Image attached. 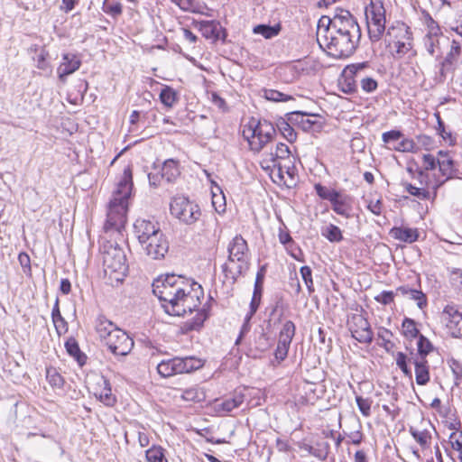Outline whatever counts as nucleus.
Wrapping results in <instances>:
<instances>
[{"instance_id": "37998d69", "label": "nucleus", "mask_w": 462, "mask_h": 462, "mask_svg": "<svg viewBox=\"0 0 462 462\" xmlns=\"http://www.w3.org/2000/svg\"><path fill=\"white\" fill-rule=\"evenodd\" d=\"M161 102L167 107H172L177 100V95L173 88L164 87L160 93Z\"/></svg>"}, {"instance_id": "9b49d317", "label": "nucleus", "mask_w": 462, "mask_h": 462, "mask_svg": "<svg viewBox=\"0 0 462 462\" xmlns=\"http://www.w3.org/2000/svg\"><path fill=\"white\" fill-rule=\"evenodd\" d=\"M106 346L115 356H125L134 347V340L130 336L119 328L105 341Z\"/></svg>"}, {"instance_id": "774afa93", "label": "nucleus", "mask_w": 462, "mask_h": 462, "mask_svg": "<svg viewBox=\"0 0 462 462\" xmlns=\"http://www.w3.org/2000/svg\"><path fill=\"white\" fill-rule=\"evenodd\" d=\"M173 4L178 5L182 11L185 12H194L195 11V2L193 0H171Z\"/></svg>"}, {"instance_id": "72a5a7b5", "label": "nucleus", "mask_w": 462, "mask_h": 462, "mask_svg": "<svg viewBox=\"0 0 462 462\" xmlns=\"http://www.w3.org/2000/svg\"><path fill=\"white\" fill-rule=\"evenodd\" d=\"M393 337V332L383 327H380L377 331V338L381 340V343H378L380 346H382L386 352H391L394 347V343L392 341V337Z\"/></svg>"}, {"instance_id": "c9c22d12", "label": "nucleus", "mask_w": 462, "mask_h": 462, "mask_svg": "<svg viewBox=\"0 0 462 462\" xmlns=\"http://www.w3.org/2000/svg\"><path fill=\"white\" fill-rule=\"evenodd\" d=\"M402 335L407 339H413L419 337L420 335L419 329L417 328L415 320L411 318H404L402 323Z\"/></svg>"}, {"instance_id": "423d86ee", "label": "nucleus", "mask_w": 462, "mask_h": 462, "mask_svg": "<svg viewBox=\"0 0 462 462\" xmlns=\"http://www.w3.org/2000/svg\"><path fill=\"white\" fill-rule=\"evenodd\" d=\"M203 360L195 356L173 357L162 360L157 365L158 374L162 377H170L179 374H189L203 367Z\"/></svg>"}, {"instance_id": "8fccbe9b", "label": "nucleus", "mask_w": 462, "mask_h": 462, "mask_svg": "<svg viewBox=\"0 0 462 462\" xmlns=\"http://www.w3.org/2000/svg\"><path fill=\"white\" fill-rule=\"evenodd\" d=\"M395 361L397 366L402 370V372L410 378L411 377V370L408 367L407 365V356L402 352H397L395 355Z\"/></svg>"}, {"instance_id": "de8ad7c7", "label": "nucleus", "mask_w": 462, "mask_h": 462, "mask_svg": "<svg viewBox=\"0 0 462 462\" xmlns=\"http://www.w3.org/2000/svg\"><path fill=\"white\" fill-rule=\"evenodd\" d=\"M263 97L267 100L273 102H286L292 99L291 96L284 94L275 89H264Z\"/></svg>"}, {"instance_id": "a211bd4d", "label": "nucleus", "mask_w": 462, "mask_h": 462, "mask_svg": "<svg viewBox=\"0 0 462 462\" xmlns=\"http://www.w3.org/2000/svg\"><path fill=\"white\" fill-rule=\"evenodd\" d=\"M352 202V197L341 191H338L330 201L333 211L346 218H350L353 216Z\"/></svg>"}, {"instance_id": "9d476101", "label": "nucleus", "mask_w": 462, "mask_h": 462, "mask_svg": "<svg viewBox=\"0 0 462 462\" xmlns=\"http://www.w3.org/2000/svg\"><path fill=\"white\" fill-rule=\"evenodd\" d=\"M370 69L369 62H357L347 65L346 72L348 75L356 77L361 89L367 94L374 93L378 88V82L375 79L366 75L365 70Z\"/></svg>"}, {"instance_id": "f704fd0d", "label": "nucleus", "mask_w": 462, "mask_h": 462, "mask_svg": "<svg viewBox=\"0 0 462 462\" xmlns=\"http://www.w3.org/2000/svg\"><path fill=\"white\" fill-rule=\"evenodd\" d=\"M281 29L279 23L273 26L269 24H258L254 28L253 32L254 33L263 35L265 39H272L280 33Z\"/></svg>"}, {"instance_id": "5701e85b", "label": "nucleus", "mask_w": 462, "mask_h": 462, "mask_svg": "<svg viewBox=\"0 0 462 462\" xmlns=\"http://www.w3.org/2000/svg\"><path fill=\"white\" fill-rule=\"evenodd\" d=\"M162 176L168 183H173L180 175V163L177 160L168 159L163 162L162 167Z\"/></svg>"}, {"instance_id": "39448f33", "label": "nucleus", "mask_w": 462, "mask_h": 462, "mask_svg": "<svg viewBox=\"0 0 462 462\" xmlns=\"http://www.w3.org/2000/svg\"><path fill=\"white\" fill-rule=\"evenodd\" d=\"M276 134L273 125L267 120L256 122L252 119L243 128V137L248 142L250 149L260 152L265 144L270 143Z\"/></svg>"}, {"instance_id": "2f4dec72", "label": "nucleus", "mask_w": 462, "mask_h": 462, "mask_svg": "<svg viewBox=\"0 0 462 462\" xmlns=\"http://www.w3.org/2000/svg\"><path fill=\"white\" fill-rule=\"evenodd\" d=\"M46 380L52 389H62L65 383V380L60 373L55 367L46 368Z\"/></svg>"}, {"instance_id": "c756f323", "label": "nucleus", "mask_w": 462, "mask_h": 462, "mask_svg": "<svg viewBox=\"0 0 462 462\" xmlns=\"http://www.w3.org/2000/svg\"><path fill=\"white\" fill-rule=\"evenodd\" d=\"M65 348H66L68 354L70 356H72L80 366L85 365L86 360H87V356L83 352H81L79 346L74 337H69L65 342Z\"/></svg>"}, {"instance_id": "f03ea898", "label": "nucleus", "mask_w": 462, "mask_h": 462, "mask_svg": "<svg viewBox=\"0 0 462 462\" xmlns=\"http://www.w3.org/2000/svg\"><path fill=\"white\" fill-rule=\"evenodd\" d=\"M152 292L159 299L164 311L171 316H184L196 310L201 286L187 278L174 273L159 277L152 282Z\"/></svg>"}, {"instance_id": "58836bf2", "label": "nucleus", "mask_w": 462, "mask_h": 462, "mask_svg": "<svg viewBox=\"0 0 462 462\" xmlns=\"http://www.w3.org/2000/svg\"><path fill=\"white\" fill-rule=\"evenodd\" d=\"M403 38L404 40H398L394 42L395 55L398 58L404 56L412 48V43L410 37L408 36L407 31L404 32Z\"/></svg>"}, {"instance_id": "a19ab883", "label": "nucleus", "mask_w": 462, "mask_h": 462, "mask_svg": "<svg viewBox=\"0 0 462 462\" xmlns=\"http://www.w3.org/2000/svg\"><path fill=\"white\" fill-rule=\"evenodd\" d=\"M435 116L437 118L438 126L436 127V130L438 134L443 138L444 141H446L448 144L453 145L456 143V137L453 136L452 133L450 131H447L445 128V124L442 121L440 116L439 113L435 114Z\"/></svg>"}, {"instance_id": "49530a36", "label": "nucleus", "mask_w": 462, "mask_h": 462, "mask_svg": "<svg viewBox=\"0 0 462 462\" xmlns=\"http://www.w3.org/2000/svg\"><path fill=\"white\" fill-rule=\"evenodd\" d=\"M439 35H426L424 37V46L426 51L431 56L439 52Z\"/></svg>"}, {"instance_id": "79ce46f5", "label": "nucleus", "mask_w": 462, "mask_h": 462, "mask_svg": "<svg viewBox=\"0 0 462 462\" xmlns=\"http://www.w3.org/2000/svg\"><path fill=\"white\" fill-rule=\"evenodd\" d=\"M145 457L148 462H168L161 447L152 446L146 450Z\"/></svg>"}, {"instance_id": "a18cd8bd", "label": "nucleus", "mask_w": 462, "mask_h": 462, "mask_svg": "<svg viewBox=\"0 0 462 462\" xmlns=\"http://www.w3.org/2000/svg\"><path fill=\"white\" fill-rule=\"evenodd\" d=\"M410 433L421 448H425L429 446L431 435L428 430H418L411 428Z\"/></svg>"}, {"instance_id": "680f3d73", "label": "nucleus", "mask_w": 462, "mask_h": 462, "mask_svg": "<svg viewBox=\"0 0 462 462\" xmlns=\"http://www.w3.org/2000/svg\"><path fill=\"white\" fill-rule=\"evenodd\" d=\"M105 13L111 14L112 16H118L122 14V5L119 2H113L104 4Z\"/></svg>"}, {"instance_id": "473e14b6", "label": "nucleus", "mask_w": 462, "mask_h": 462, "mask_svg": "<svg viewBox=\"0 0 462 462\" xmlns=\"http://www.w3.org/2000/svg\"><path fill=\"white\" fill-rule=\"evenodd\" d=\"M208 310L202 308L194 318L185 323L186 329L189 331L199 330L208 318Z\"/></svg>"}, {"instance_id": "ddd939ff", "label": "nucleus", "mask_w": 462, "mask_h": 462, "mask_svg": "<svg viewBox=\"0 0 462 462\" xmlns=\"http://www.w3.org/2000/svg\"><path fill=\"white\" fill-rule=\"evenodd\" d=\"M134 232L141 247L150 241L155 233H162L160 224L153 220L138 218L134 224Z\"/></svg>"}, {"instance_id": "6ab92c4d", "label": "nucleus", "mask_w": 462, "mask_h": 462, "mask_svg": "<svg viewBox=\"0 0 462 462\" xmlns=\"http://www.w3.org/2000/svg\"><path fill=\"white\" fill-rule=\"evenodd\" d=\"M461 54V44L457 40L451 42L450 51L441 62L440 74L445 76L448 72H455L457 69L458 58Z\"/></svg>"}, {"instance_id": "052dcab7", "label": "nucleus", "mask_w": 462, "mask_h": 462, "mask_svg": "<svg viewBox=\"0 0 462 462\" xmlns=\"http://www.w3.org/2000/svg\"><path fill=\"white\" fill-rule=\"evenodd\" d=\"M448 365L451 369L455 378L457 380L462 381V363L455 358H450L448 360Z\"/></svg>"}, {"instance_id": "cd10ccee", "label": "nucleus", "mask_w": 462, "mask_h": 462, "mask_svg": "<svg viewBox=\"0 0 462 462\" xmlns=\"http://www.w3.org/2000/svg\"><path fill=\"white\" fill-rule=\"evenodd\" d=\"M415 366V378L419 385H425L430 382V370L428 361L422 358H413Z\"/></svg>"}, {"instance_id": "4d7b16f0", "label": "nucleus", "mask_w": 462, "mask_h": 462, "mask_svg": "<svg viewBox=\"0 0 462 462\" xmlns=\"http://www.w3.org/2000/svg\"><path fill=\"white\" fill-rule=\"evenodd\" d=\"M425 23L429 29V32L427 35H439L440 28L438 23L427 13L424 15Z\"/></svg>"}, {"instance_id": "09e8293b", "label": "nucleus", "mask_w": 462, "mask_h": 462, "mask_svg": "<svg viewBox=\"0 0 462 462\" xmlns=\"http://www.w3.org/2000/svg\"><path fill=\"white\" fill-rule=\"evenodd\" d=\"M314 189L317 195L320 199L328 200L329 202L333 200V198L336 196L337 193H338V190L328 189L327 187L321 185L320 183L315 184Z\"/></svg>"}, {"instance_id": "6e6d98bb", "label": "nucleus", "mask_w": 462, "mask_h": 462, "mask_svg": "<svg viewBox=\"0 0 462 462\" xmlns=\"http://www.w3.org/2000/svg\"><path fill=\"white\" fill-rule=\"evenodd\" d=\"M406 190L412 196L420 199H428L430 198V191L424 189L417 188L411 184L406 185Z\"/></svg>"}, {"instance_id": "603ef678", "label": "nucleus", "mask_w": 462, "mask_h": 462, "mask_svg": "<svg viewBox=\"0 0 462 462\" xmlns=\"http://www.w3.org/2000/svg\"><path fill=\"white\" fill-rule=\"evenodd\" d=\"M356 402L360 412L365 416L368 417L371 414V404L372 401L370 399H365L362 396H356Z\"/></svg>"}, {"instance_id": "aec40b11", "label": "nucleus", "mask_w": 462, "mask_h": 462, "mask_svg": "<svg viewBox=\"0 0 462 462\" xmlns=\"http://www.w3.org/2000/svg\"><path fill=\"white\" fill-rule=\"evenodd\" d=\"M319 116L295 111L289 113V120L291 123L299 125L303 131H310L316 126L320 127V123L318 120Z\"/></svg>"}, {"instance_id": "3c124183", "label": "nucleus", "mask_w": 462, "mask_h": 462, "mask_svg": "<svg viewBox=\"0 0 462 462\" xmlns=\"http://www.w3.org/2000/svg\"><path fill=\"white\" fill-rule=\"evenodd\" d=\"M300 273L301 277L308 288L310 293L314 291L313 280H312V271L310 267L305 265L300 267Z\"/></svg>"}, {"instance_id": "7c9ffc66", "label": "nucleus", "mask_w": 462, "mask_h": 462, "mask_svg": "<svg viewBox=\"0 0 462 462\" xmlns=\"http://www.w3.org/2000/svg\"><path fill=\"white\" fill-rule=\"evenodd\" d=\"M51 319L59 335L68 331V323L60 314L58 298L55 300V304L51 311Z\"/></svg>"}, {"instance_id": "412c9836", "label": "nucleus", "mask_w": 462, "mask_h": 462, "mask_svg": "<svg viewBox=\"0 0 462 462\" xmlns=\"http://www.w3.org/2000/svg\"><path fill=\"white\" fill-rule=\"evenodd\" d=\"M396 295L414 300L420 310L425 309L428 305L426 294L421 290L411 288L409 285H402L396 288Z\"/></svg>"}, {"instance_id": "1a4fd4ad", "label": "nucleus", "mask_w": 462, "mask_h": 462, "mask_svg": "<svg viewBox=\"0 0 462 462\" xmlns=\"http://www.w3.org/2000/svg\"><path fill=\"white\" fill-rule=\"evenodd\" d=\"M441 324L446 328L448 334L453 337H459L462 332V306L448 304L439 316Z\"/></svg>"}, {"instance_id": "393cba45", "label": "nucleus", "mask_w": 462, "mask_h": 462, "mask_svg": "<svg viewBox=\"0 0 462 462\" xmlns=\"http://www.w3.org/2000/svg\"><path fill=\"white\" fill-rule=\"evenodd\" d=\"M264 272H265V267L262 266L261 269L256 273L253 297H252V300L250 302V309L253 310V312H256L259 308V305H260L262 292H263Z\"/></svg>"}, {"instance_id": "2eb2a0df", "label": "nucleus", "mask_w": 462, "mask_h": 462, "mask_svg": "<svg viewBox=\"0 0 462 462\" xmlns=\"http://www.w3.org/2000/svg\"><path fill=\"white\" fill-rule=\"evenodd\" d=\"M81 66L80 59L73 53H65L62 55V61L57 69L59 79L66 82L67 77L77 71Z\"/></svg>"}, {"instance_id": "e433bc0d", "label": "nucleus", "mask_w": 462, "mask_h": 462, "mask_svg": "<svg viewBox=\"0 0 462 462\" xmlns=\"http://www.w3.org/2000/svg\"><path fill=\"white\" fill-rule=\"evenodd\" d=\"M418 354L414 358L426 359L428 354L433 350V345L431 342L423 335H420L417 342Z\"/></svg>"}, {"instance_id": "c85d7f7f", "label": "nucleus", "mask_w": 462, "mask_h": 462, "mask_svg": "<svg viewBox=\"0 0 462 462\" xmlns=\"http://www.w3.org/2000/svg\"><path fill=\"white\" fill-rule=\"evenodd\" d=\"M287 118L280 117L276 121V127L282 136L290 143H293L297 139V134L289 120V114L286 115Z\"/></svg>"}, {"instance_id": "c03bdc74", "label": "nucleus", "mask_w": 462, "mask_h": 462, "mask_svg": "<svg viewBox=\"0 0 462 462\" xmlns=\"http://www.w3.org/2000/svg\"><path fill=\"white\" fill-rule=\"evenodd\" d=\"M104 388L98 394L99 400L107 406H112L116 402V398L112 394V391L108 381L103 379Z\"/></svg>"}, {"instance_id": "a878e982", "label": "nucleus", "mask_w": 462, "mask_h": 462, "mask_svg": "<svg viewBox=\"0 0 462 462\" xmlns=\"http://www.w3.org/2000/svg\"><path fill=\"white\" fill-rule=\"evenodd\" d=\"M391 236L402 242L413 243L419 238V232L417 228L411 227H393L390 231Z\"/></svg>"}, {"instance_id": "5fc2aeb1", "label": "nucleus", "mask_w": 462, "mask_h": 462, "mask_svg": "<svg viewBox=\"0 0 462 462\" xmlns=\"http://www.w3.org/2000/svg\"><path fill=\"white\" fill-rule=\"evenodd\" d=\"M393 149L402 152H413L416 149V144L411 139H403L393 146Z\"/></svg>"}, {"instance_id": "13d9d810", "label": "nucleus", "mask_w": 462, "mask_h": 462, "mask_svg": "<svg viewBox=\"0 0 462 462\" xmlns=\"http://www.w3.org/2000/svg\"><path fill=\"white\" fill-rule=\"evenodd\" d=\"M180 398L187 402L199 401V393L197 388L191 387L181 391Z\"/></svg>"}, {"instance_id": "20e7f679", "label": "nucleus", "mask_w": 462, "mask_h": 462, "mask_svg": "<svg viewBox=\"0 0 462 462\" xmlns=\"http://www.w3.org/2000/svg\"><path fill=\"white\" fill-rule=\"evenodd\" d=\"M228 256L221 270L226 280L234 283L248 269L249 249L242 236H236L227 246Z\"/></svg>"}, {"instance_id": "0eeeda50", "label": "nucleus", "mask_w": 462, "mask_h": 462, "mask_svg": "<svg viewBox=\"0 0 462 462\" xmlns=\"http://www.w3.org/2000/svg\"><path fill=\"white\" fill-rule=\"evenodd\" d=\"M369 39L378 42L385 31V9L382 0H370L365 9Z\"/></svg>"}, {"instance_id": "e2e57ef3", "label": "nucleus", "mask_w": 462, "mask_h": 462, "mask_svg": "<svg viewBox=\"0 0 462 462\" xmlns=\"http://www.w3.org/2000/svg\"><path fill=\"white\" fill-rule=\"evenodd\" d=\"M18 261L23 268V273L30 275L32 272L30 256L26 253L22 252L18 255Z\"/></svg>"}, {"instance_id": "f3484780", "label": "nucleus", "mask_w": 462, "mask_h": 462, "mask_svg": "<svg viewBox=\"0 0 462 462\" xmlns=\"http://www.w3.org/2000/svg\"><path fill=\"white\" fill-rule=\"evenodd\" d=\"M196 26L206 39L216 42L220 39L224 41L226 38V31L218 22L200 21L197 23Z\"/></svg>"}, {"instance_id": "0e129e2a", "label": "nucleus", "mask_w": 462, "mask_h": 462, "mask_svg": "<svg viewBox=\"0 0 462 462\" xmlns=\"http://www.w3.org/2000/svg\"><path fill=\"white\" fill-rule=\"evenodd\" d=\"M402 137V133L399 130H391L383 133L382 135V139L384 143H391L392 142L400 140Z\"/></svg>"}, {"instance_id": "ea45409f", "label": "nucleus", "mask_w": 462, "mask_h": 462, "mask_svg": "<svg viewBox=\"0 0 462 462\" xmlns=\"http://www.w3.org/2000/svg\"><path fill=\"white\" fill-rule=\"evenodd\" d=\"M344 80L341 82L342 91L346 94H353L357 92L358 80L355 76L348 75L346 69L343 71Z\"/></svg>"}, {"instance_id": "f8f14e48", "label": "nucleus", "mask_w": 462, "mask_h": 462, "mask_svg": "<svg viewBox=\"0 0 462 462\" xmlns=\"http://www.w3.org/2000/svg\"><path fill=\"white\" fill-rule=\"evenodd\" d=\"M349 329L352 337L359 343H372L374 333L371 329L370 323L362 315H354L352 317Z\"/></svg>"}, {"instance_id": "f257e3e1", "label": "nucleus", "mask_w": 462, "mask_h": 462, "mask_svg": "<svg viewBox=\"0 0 462 462\" xmlns=\"http://www.w3.org/2000/svg\"><path fill=\"white\" fill-rule=\"evenodd\" d=\"M132 189V170L127 166L113 192V198L107 208L104 235L99 240L105 277L111 286H118L122 283L128 272L126 255L116 239L118 237L123 239L122 231L125 229L127 219L128 199Z\"/></svg>"}, {"instance_id": "b1692460", "label": "nucleus", "mask_w": 462, "mask_h": 462, "mask_svg": "<svg viewBox=\"0 0 462 462\" xmlns=\"http://www.w3.org/2000/svg\"><path fill=\"white\" fill-rule=\"evenodd\" d=\"M96 331L102 341H106L112 333L119 329L111 320L105 316L99 315L96 319Z\"/></svg>"}, {"instance_id": "864d4df0", "label": "nucleus", "mask_w": 462, "mask_h": 462, "mask_svg": "<svg viewBox=\"0 0 462 462\" xmlns=\"http://www.w3.org/2000/svg\"><path fill=\"white\" fill-rule=\"evenodd\" d=\"M254 313L255 312H253V310L250 309L249 312L245 317L244 323L240 329L239 336L236 340V345H239L240 341L242 340L244 336L249 332L250 328H251L250 321H251L252 317L254 315Z\"/></svg>"}, {"instance_id": "bb28decb", "label": "nucleus", "mask_w": 462, "mask_h": 462, "mask_svg": "<svg viewBox=\"0 0 462 462\" xmlns=\"http://www.w3.org/2000/svg\"><path fill=\"white\" fill-rule=\"evenodd\" d=\"M245 400V395L242 393L236 392L232 397L216 403L215 408L217 412H229L236 408H238Z\"/></svg>"}, {"instance_id": "7ed1b4c3", "label": "nucleus", "mask_w": 462, "mask_h": 462, "mask_svg": "<svg viewBox=\"0 0 462 462\" xmlns=\"http://www.w3.org/2000/svg\"><path fill=\"white\" fill-rule=\"evenodd\" d=\"M361 30L356 18L347 10H339L328 18L325 45L337 59L350 57L358 47Z\"/></svg>"}, {"instance_id": "bf43d9fd", "label": "nucleus", "mask_w": 462, "mask_h": 462, "mask_svg": "<svg viewBox=\"0 0 462 462\" xmlns=\"http://www.w3.org/2000/svg\"><path fill=\"white\" fill-rule=\"evenodd\" d=\"M395 295L396 291H383L379 295L374 297V300L383 305H389L393 302Z\"/></svg>"}, {"instance_id": "6e6552de", "label": "nucleus", "mask_w": 462, "mask_h": 462, "mask_svg": "<svg viewBox=\"0 0 462 462\" xmlns=\"http://www.w3.org/2000/svg\"><path fill=\"white\" fill-rule=\"evenodd\" d=\"M170 211L174 217L186 225L194 224L201 216L199 205L183 196H177L171 199Z\"/></svg>"}, {"instance_id": "4c0bfd02", "label": "nucleus", "mask_w": 462, "mask_h": 462, "mask_svg": "<svg viewBox=\"0 0 462 462\" xmlns=\"http://www.w3.org/2000/svg\"><path fill=\"white\" fill-rule=\"evenodd\" d=\"M321 235L331 243H338L343 240L340 228L333 224H329L322 229Z\"/></svg>"}, {"instance_id": "69168bd1", "label": "nucleus", "mask_w": 462, "mask_h": 462, "mask_svg": "<svg viewBox=\"0 0 462 462\" xmlns=\"http://www.w3.org/2000/svg\"><path fill=\"white\" fill-rule=\"evenodd\" d=\"M437 166V159L432 154L428 153L422 156V167L425 171L435 170Z\"/></svg>"}, {"instance_id": "4be33fe9", "label": "nucleus", "mask_w": 462, "mask_h": 462, "mask_svg": "<svg viewBox=\"0 0 462 462\" xmlns=\"http://www.w3.org/2000/svg\"><path fill=\"white\" fill-rule=\"evenodd\" d=\"M437 162L439 171L445 180H449L455 176V162L447 152L442 151L439 152Z\"/></svg>"}, {"instance_id": "4468645a", "label": "nucleus", "mask_w": 462, "mask_h": 462, "mask_svg": "<svg viewBox=\"0 0 462 462\" xmlns=\"http://www.w3.org/2000/svg\"><path fill=\"white\" fill-rule=\"evenodd\" d=\"M142 249L152 259H162L169 251V241L163 232L155 233Z\"/></svg>"}, {"instance_id": "338daca9", "label": "nucleus", "mask_w": 462, "mask_h": 462, "mask_svg": "<svg viewBox=\"0 0 462 462\" xmlns=\"http://www.w3.org/2000/svg\"><path fill=\"white\" fill-rule=\"evenodd\" d=\"M290 346L291 345H289V344L278 341L277 347L275 349L276 359L281 360V361L284 360L288 355Z\"/></svg>"}, {"instance_id": "dca6fc26", "label": "nucleus", "mask_w": 462, "mask_h": 462, "mask_svg": "<svg viewBox=\"0 0 462 462\" xmlns=\"http://www.w3.org/2000/svg\"><path fill=\"white\" fill-rule=\"evenodd\" d=\"M290 153H291V152H290L288 145H286L282 143H280L276 145L274 151H272L270 153H268L266 155L267 156L266 160H269L270 162H272L273 163V167L278 168L279 177L282 179L283 169H285L286 173H288L289 175H291L290 167L286 166V165H282V163L280 162L281 160L289 159Z\"/></svg>"}]
</instances>
